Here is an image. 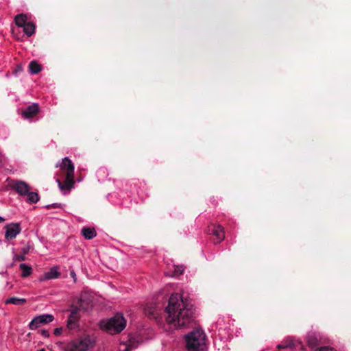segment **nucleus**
Here are the masks:
<instances>
[{
  "mask_svg": "<svg viewBox=\"0 0 351 351\" xmlns=\"http://www.w3.org/2000/svg\"><path fill=\"white\" fill-rule=\"evenodd\" d=\"M184 271V269H183V267L182 266H176L175 268H174V271H173V274H169L170 276H179L180 274H182Z\"/></svg>",
  "mask_w": 351,
  "mask_h": 351,
  "instance_id": "obj_23",
  "label": "nucleus"
},
{
  "mask_svg": "<svg viewBox=\"0 0 351 351\" xmlns=\"http://www.w3.org/2000/svg\"><path fill=\"white\" fill-rule=\"evenodd\" d=\"M149 314L151 315H154V309L152 310H150V311L149 312Z\"/></svg>",
  "mask_w": 351,
  "mask_h": 351,
  "instance_id": "obj_34",
  "label": "nucleus"
},
{
  "mask_svg": "<svg viewBox=\"0 0 351 351\" xmlns=\"http://www.w3.org/2000/svg\"><path fill=\"white\" fill-rule=\"evenodd\" d=\"M29 69L32 74H37L41 71V66L36 61H32L29 64Z\"/></svg>",
  "mask_w": 351,
  "mask_h": 351,
  "instance_id": "obj_21",
  "label": "nucleus"
},
{
  "mask_svg": "<svg viewBox=\"0 0 351 351\" xmlns=\"http://www.w3.org/2000/svg\"><path fill=\"white\" fill-rule=\"evenodd\" d=\"M12 188L17 193L21 195H25L29 191V185L21 180H15L13 182Z\"/></svg>",
  "mask_w": 351,
  "mask_h": 351,
  "instance_id": "obj_12",
  "label": "nucleus"
},
{
  "mask_svg": "<svg viewBox=\"0 0 351 351\" xmlns=\"http://www.w3.org/2000/svg\"><path fill=\"white\" fill-rule=\"evenodd\" d=\"M318 351H336L334 348L328 347V346H324L321 347L318 349Z\"/></svg>",
  "mask_w": 351,
  "mask_h": 351,
  "instance_id": "obj_25",
  "label": "nucleus"
},
{
  "mask_svg": "<svg viewBox=\"0 0 351 351\" xmlns=\"http://www.w3.org/2000/svg\"><path fill=\"white\" fill-rule=\"evenodd\" d=\"M4 229L5 239L6 241L15 239L21 232V228L19 223H8L5 226Z\"/></svg>",
  "mask_w": 351,
  "mask_h": 351,
  "instance_id": "obj_8",
  "label": "nucleus"
},
{
  "mask_svg": "<svg viewBox=\"0 0 351 351\" xmlns=\"http://www.w3.org/2000/svg\"><path fill=\"white\" fill-rule=\"evenodd\" d=\"M137 345H134L131 341L128 343H120L119 347V351H132V350L136 348Z\"/></svg>",
  "mask_w": 351,
  "mask_h": 351,
  "instance_id": "obj_19",
  "label": "nucleus"
},
{
  "mask_svg": "<svg viewBox=\"0 0 351 351\" xmlns=\"http://www.w3.org/2000/svg\"><path fill=\"white\" fill-rule=\"evenodd\" d=\"M19 268L22 271L21 277L27 278L32 273V268L31 266H29L25 263H21L19 265Z\"/></svg>",
  "mask_w": 351,
  "mask_h": 351,
  "instance_id": "obj_17",
  "label": "nucleus"
},
{
  "mask_svg": "<svg viewBox=\"0 0 351 351\" xmlns=\"http://www.w3.org/2000/svg\"><path fill=\"white\" fill-rule=\"evenodd\" d=\"M38 351H45V350L44 349H40Z\"/></svg>",
  "mask_w": 351,
  "mask_h": 351,
  "instance_id": "obj_35",
  "label": "nucleus"
},
{
  "mask_svg": "<svg viewBox=\"0 0 351 351\" xmlns=\"http://www.w3.org/2000/svg\"><path fill=\"white\" fill-rule=\"evenodd\" d=\"M70 276L73 279L74 282H76L77 276L74 270L70 271Z\"/></svg>",
  "mask_w": 351,
  "mask_h": 351,
  "instance_id": "obj_28",
  "label": "nucleus"
},
{
  "mask_svg": "<svg viewBox=\"0 0 351 351\" xmlns=\"http://www.w3.org/2000/svg\"><path fill=\"white\" fill-rule=\"evenodd\" d=\"M54 317L51 314H43L36 316L29 324L30 330H35L40 327L41 325L49 324L53 322Z\"/></svg>",
  "mask_w": 351,
  "mask_h": 351,
  "instance_id": "obj_7",
  "label": "nucleus"
},
{
  "mask_svg": "<svg viewBox=\"0 0 351 351\" xmlns=\"http://www.w3.org/2000/svg\"><path fill=\"white\" fill-rule=\"evenodd\" d=\"M302 347V343L300 340L293 337H287L281 343L278 345V349L291 348L295 349Z\"/></svg>",
  "mask_w": 351,
  "mask_h": 351,
  "instance_id": "obj_10",
  "label": "nucleus"
},
{
  "mask_svg": "<svg viewBox=\"0 0 351 351\" xmlns=\"http://www.w3.org/2000/svg\"><path fill=\"white\" fill-rule=\"evenodd\" d=\"M126 321L121 313H117L107 321L101 322V327L111 335L121 332L125 327Z\"/></svg>",
  "mask_w": 351,
  "mask_h": 351,
  "instance_id": "obj_6",
  "label": "nucleus"
},
{
  "mask_svg": "<svg viewBox=\"0 0 351 351\" xmlns=\"http://www.w3.org/2000/svg\"><path fill=\"white\" fill-rule=\"evenodd\" d=\"M40 335H41L43 337H45V338L49 337V331H48V330H47L43 329V330H41L40 331Z\"/></svg>",
  "mask_w": 351,
  "mask_h": 351,
  "instance_id": "obj_26",
  "label": "nucleus"
},
{
  "mask_svg": "<svg viewBox=\"0 0 351 351\" xmlns=\"http://www.w3.org/2000/svg\"><path fill=\"white\" fill-rule=\"evenodd\" d=\"M27 17L24 14H19L15 16L14 21L16 25L19 27H23L28 22Z\"/></svg>",
  "mask_w": 351,
  "mask_h": 351,
  "instance_id": "obj_16",
  "label": "nucleus"
},
{
  "mask_svg": "<svg viewBox=\"0 0 351 351\" xmlns=\"http://www.w3.org/2000/svg\"><path fill=\"white\" fill-rule=\"evenodd\" d=\"M5 219L3 217H1V216H0V223H3V222H4V221H5Z\"/></svg>",
  "mask_w": 351,
  "mask_h": 351,
  "instance_id": "obj_33",
  "label": "nucleus"
},
{
  "mask_svg": "<svg viewBox=\"0 0 351 351\" xmlns=\"http://www.w3.org/2000/svg\"><path fill=\"white\" fill-rule=\"evenodd\" d=\"M95 343V338L90 335H84L82 337L70 341L65 343L62 350L63 351H88Z\"/></svg>",
  "mask_w": 351,
  "mask_h": 351,
  "instance_id": "obj_3",
  "label": "nucleus"
},
{
  "mask_svg": "<svg viewBox=\"0 0 351 351\" xmlns=\"http://www.w3.org/2000/svg\"><path fill=\"white\" fill-rule=\"evenodd\" d=\"M62 328H56L53 331L54 335L56 336L60 335L62 334Z\"/></svg>",
  "mask_w": 351,
  "mask_h": 351,
  "instance_id": "obj_27",
  "label": "nucleus"
},
{
  "mask_svg": "<svg viewBox=\"0 0 351 351\" xmlns=\"http://www.w3.org/2000/svg\"><path fill=\"white\" fill-rule=\"evenodd\" d=\"M39 110L38 104L36 103H33L32 104L28 106L23 112L22 117L24 119H32L35 117Z\"/></svg>",
  "mask_w": 351,
  "mask_h": 351,
  "instance_id": "obj_13",
  "label": "nucleus"
},
{
  "mask_svg": "<svg viewBox=\"0 0 351 351\" xmlns=\"http://www.w3.org/2000/svg\"><path fill=\"white\" fill-rule=\"evenodd\" d=\"M13 260L14 261H23L25 260V256L23 254H14Z\"/></svg>",
  "mask_w": 351,
  "mask_h": 351,
  "instance_id": "obj_24",
  "label": "nucleus"
},
{
  "mask_svg": "<svg viewBox=\"0 0 351 351\" xmlns=\"http://www.w3.org/2000/svg\"><path fill=\"white\" fill-rule=\"evenodd\" d=\"M56 166L60 167V170L64 176L62 182L58 178L56 179L58 186L64 194L68 193L75 184L74 165L68 157H65L62 159V162Z\"/></svg>",
  "mask_w": 351,
  "mask_h": 351,
  "instance_id": "obj_2",
  "label": "nucleus"
},
{
  "mask_svg": "<svg viewBox=\"0 0 351 351\" xmlns=\"http://www.w3.org/2000/svg\"><path fill=\"white\" fill-rule=\"evenodd\" d=\"M23 28L24 33L29 37L35 33L36 26L32 22H28Z\"/></svg>",
  "mask_w": 351,
  "mask_h": 351,
  "instance_id": "obj_18",
  "label": "nucleus"
},
{
  "mask_svg": "<svg viewBox=\"0 0 351 351\" xmlns=\"http://www.w3.org/2000/svg\"><path fill=\"white\" fill-rule=\"evenodd\" d=\"M29 246L23 247L21 249V252H22L23 255H25L26 254H27L29 252Z\"/></svg>",
  "mask_w": 351,
  "mask_h": 351,
  "instance_id": "obj_29",
  "label": "nucleus"
},
{
  "mask_svg": "<svg viewBox=\"0 0 351 351\" xmlns=\"http://www.w3.org/2000/svg\"><path fill=\"white\" fill-rule=\"evenodd\" d=\"M188 351L202 350L206 344V335L202 330L195 329L185 335Z\"/></svg>",
  "mask_w": 351,
  "mask_h": 351,
  "instance_id": "obj_4",
  "label": "nucleus"
},
{
  "mask_svg": "<svg viewBox=\"0 0 351 351\" xmlns=\"http://www.w3.org/2000/svg\"><path fill=\"white\" fill-rule=\"evenodd\" d=\"M106 173V169H104V168H101V169H100L98 171V172H97V173H98V174H100V173Z\"/></svg>",
  "mask_w": 351,
  "mask_h": 351,
  "instance_id": "obj_32",
  "label": "nucleus"
},
{
  "mask_svg": "<svg viewBox=\"0 0 351 351\" xmlns=\"http://www.w3.org/2000/svg\"><path fill=\"white\" fill-rule=\"evenodd\" d=\"M59 206H60V205L56 203V204H53L51 205H47L46 207L47 208H57Z\"/></svg>",
  "mask_w": 351,
  "mask_h": 351,
  "instance_id": "obj_31",
  "label": "nucleus"
},
{
  "mask_svg": "<svg viewBox=\"0 0 351 351\" xmlns=\"http://www.w3.org/2000/svg\"><path fill=\"white\" fill-rule=\"evenodd\" d=\"M60 276L59 267L58 266L52 267L48 271L44 273L40 278V282H44L49 280L57 279Z\"/></svg>",
  "mask_w": 351,
  "mask_h": 351,
  "instance_id": "obj_11",
  "label": "nucleus"
},
{
  "mask_svg": "<svg viewBox=\"0 0 351 351\" xmlns=\"http://www.w3.org/2000/svg\"><path fill=\"white\" fill-rule=\"evenodd\" d=\"M212 234L216 237L217 243H220L224 239L223 228L219 225L214 226Z\"/></svg>",
  "mask_w": 351,
  "mask_h": 351,
  "instance_id": "obj_15",
  "label": "nucleus"
},
{
  "mask_svg": "<svg viewBox=\"0 0 351 351\" xmlns=\"http://www.w3.org/2000/svg\"><path fill=\"white\" fill-rule=\"evenodd\" d=\"M26 302V299L25 298H19L16 297H11L8 298L5 301V304H12L14 305H20L22 304H25Z\"/></svg>",
  "mask_w": 351,
  "mask_h": 351,
  "instance_id": "obj_20",
  "label": "nucleus"
},
{
  "mask_svg": "<svg viewBox=\"0 0 351 351\" xmlns=\"http://www.w3.org/2000/svg\"><path fill=\"white\" fill-rule=\"evenodd\" d=\"M25 195L27 196V200L30 204H35L39 201V195L36 192H30L28 191V193Z\"/></svg>",
  "mask_w": 351,
  "mask_h": 351,
  "instance_id": "obj_22",
  "label": "nucleus"
},
{
  "mask_svg": "<svg viewBox=\"0 0 351 351\" xmlns=\"http://www.w3.org/2000/svg\"><path fill=\"white\" fill-rule=\"evenodd\" d=\"M78 304L79 307H75L72 305L71 308H73L72 311L71 312L68 319H67V324L66 327L69 330H75L78 327V319H79V315H78V311L79 309H82L84 311L88 310L90 306V300L86 298V294H81L79 300H78Z\"/></svg>",
  "mask_w": 351,
  "mask_h": 351,
  "instance_id": "obj_5",
  "label": "nucleus"
},
{
  "mask_svg": "<svg viewBox=\"0 0 351 351\" xmlns=\"http://www.w3.org/2000/svg\"><path fill=\"white\" fill-rule=\"evenodd\" d=\"M82 234L86 239H92L97 235L96 231L94 228L83 227L82 228Z\"/></svg>",
  "mask_w": 351,
  "mask_h": 351,
  "instance_id": "obj_14",
  "label": "nucleus"
},
{
  "mask_svg": "<svg viewBox=\"0 0 351 351\" xmlns=\"http://www.w3.org/2000/svg\"><path fill=\"white\" fill-rule=\"evenodd\" d=\"M12 287H13L12 284L9 282H7V283L5 286V289L7 290H10L11 289H12Z\"/></svg>",
  "mask_w": 351,
  "mask_h": 351,
  "instance_id": "obj_30",
  "label": "nucleus"
},
{
  "mask_svg": "<svg viewBox=\"0 0 351 351\" xmlns=\"http://www.w3.org/2000/svg\"><path fill=\"white\" fill-rule=\"evenodd\" d=\"M165 313L167 322L177 328H186L193 322V306L180 293L170 296Z\"/></svg>",
  "mask_w": 351,
  "mask_h": 351,
  "instance_id": "obj_1",
  "label": "nucleus"
},
{
  "mask_svg": "<svg viewBox=\"0 0 351 351\" xmlns=\"http://www.w3.org/2000/svg\"><path fill=\"white\" fill-rule=\"evenodd\" d=\"M306 341L311 348H315L318 346L326 343L327 338L319 332H311L307 335Z\"/></svg>",
  "mask_w": 351,
  "mask_h": 351,
  "instance_id": "obj_9",
  "label": "nucleus"
}]
</instances>
